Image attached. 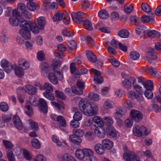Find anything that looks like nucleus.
I'll return each mask as SVG.
<instances>
[{
  "instance_id": "7c9ffc66",
  "label": "nucleus",
  "mask_w": 161,
  "mask_h": 161,
  "mask_svg": "<svg viewBox=\"0 0 161 161\" xmlns=\"http://www.w3.org/2000/svg\"><path fill=\"white\" fill-rule=\"evenodd\" d=\"M24 69H23L19 66H15L14 68L15 73L18 77H21L24 74Z\"/></svg>"
},
{
  "instance_id": "f03ea898",
  "label": "nucleus",
  "mask_w": 161,
  "mask_h": 161,
  "mask_svg": "<svg viewBox=\"0 0 161 161\" xmlns=\"http://www.w3.org/2000/svg\"><path fill=\"white\" fill-rule=\"evenodd\" d=\"M12 15L9 19L10 24L13 26H17L19 24L22 17L17 10L14 9L12 12Z\"/></svg>"
},
{
  "instance_id": "052dcab7",
  "label": "nucleus",
  "mask_w": 161,
  "mask_h": 161,
  "mask_svg": "<svg viewBox=\"0 0 161 161\" xmlns=\"http://www.w3.org/2000/svg\"><path fill=\"white\" fill-rule=\"evenodd\" d=\"M52 140L53 142L56 143L58 146H61L63 145V143L59 141L58 137L55 135L52 136Z\"/></svg>"
},
{
  "instance_id": "f704fd0d",
  "label": "nucleus",
  "mask_w": 161,
  "mask_h": 161,
  "mask_svg": "<svg viewBox=\"0 0 161 161\" xmlns=\"http://www.w3.org/2000/svg\"><path fill=\"white\" fill-rule=\"evenodd\" d=\"M82 24L85 29L89 31L92 30V23L89 20L87 19L83 21Z\"/></svg>"
},
{
  "instance_id": "ddd939ff",
  "label": "nucleus",
  "mask_w": 161,
  "mask_h": 161,
  "mask_svg": "<svg viewBox=\"0 0 161 161\" xmlns=\"http://www.w3.org/2000/svg\"><path fill=\"white\" fill-rule=\"evenodd\" d=\"M36 26L40 30H43L44 28L45 24V19L43 17H41L34 20Z\"/></svg>"
},
{
  "instance_id": "69168bd1",
  "label": "nucleus",
  "mask_w": 161,
  "mask_h": 161,
  "mask_svg": "<svg viewBox=\"0 0 161 161\" xmlns=\"http://www.w3.org/2000/svg\"><path fill=\"white\" fill-rule=\"evenodd\" d=\"M144 95L145 97L147 99H151L153 96V93L152 92V90H146L144 92Z\"/></svg>"
},
{
  "instance_id": "58836bf2",
  "label": "nucleus",
  "mask_w": 161,
  "mask_h": 161,
  "mask_svg": "<svg viewBox=\"0 0 161 161\" xmlns=\"http://www.w3.org/2000/svg\"><path fill=\"white\" fill-rule=\"evenodd\" d=\"M130 57L131 59L136 60L138 59L140 57L139 53L136 51L131 52L130 54Z\"/></svg>"
},
{
  "instance_id": "dca6fc26",
  "label": "nucleus",
  "mask_w": 161,
  "mask_h": 161,
  "mask_svg": "<svg viewBox=\"0 0 161 161\" xmlns=\"http://www.w3.org/2000/svg\"><path fill=\"white\" fill-rule=\"evenodd\" d=\"M21 21L20 22L19 25L22 29L30 30L32 26V23L30 21L25 20L24 18L22 17Z\"/></svg>"
},
{
  "instance_id": "2eb2a0df",
  "label": "nucleus",
  "mask_w": 161,
  "mask_h": 161,
  "mask_svg": "<svg viewBox=\"0 0 161 161\" xmlns=\"http://www.w3.org/2000/svg\"><path fill=\"white\" fill-rule=\"evenodd\" d=\"M94 132L96 136L100 138H103L105 136V131L103 126L96 127Z\"/></svg>"
},
{
  "instance_id": "5fc2aeb1",
  "label": "nucleus",
  "mask_w": 161,
  "mask_h": 161,
  "mask_svg": "<svg viewBox=\"0 0 161 161\" xmlns=\"http://www.w3.org/2000/svg\"><path fill=\"white\" fill-rule=\"evenodd\" d=\"M108 60L115 67H118L120 65L119 62L114 58H109L108 59Z\"/></svg>"
},
{
  "instance_id": "f8f14e48",
  "label": "nucleus",
  "mask_w": 161,
  "mask_h": 161,
  "mask_svg": "<svg viewBox=\"0 0 161 161\" xmlns=\"http://www.w3.org/2000/svg\"><path fill=\"white\" fill-rule=\"evenodd\" d=\"M39 110L41 112L45 114L47 111V105L46 101L43 98H40L38 101Z\"/></svg>"
},
{
  "instance_id": "c9c22d12",
  "label": "nucleus",
  "mask_w": 161,
  "mask_h": 161,
  "mask_svg": "<svg viewBox=\"0 0 161 161\" xmlns=\"http://www.w3.org/2000/svg\"><path fill=\"white\" fill-rule=\"evenodd\" d=\"M104 122L108 126L112 125L114 123V120L110 116H106L103 118Z\"/></svg>"
},
{
  "instance_id": "e2e57ef3",
  "label": "nucleus",
  "mask_w": 161,
  "mask_h": 161,
  "mask_svg": "<svg viewBox=\"0 0 161 161\" xmlns=\"http://www.w3.org/2000/svg\"><path fill=\"white\" fill-rule=\"evenodd\" d=\"M56 96L61 99L64 100L66 98V96L64 93L58 90H56L55 91Z\"/></svg>"
},
{
  "instance_id": "9d476101",
  "label": "nucleus",
  "mask_w": 161,
  "mask_h": 161,
  "mask_svg": "<svg viewBox=\"0 0 161 161\" xmlns=\"http://www.w3.org/2000/svg\"><path fill=\"white\" fill-rule=\"evenodd\" d=\"M106 132L107 135L109 137L114 138L115 139L118 138L119 135L114 128L112 126H108L106 129Z\"/></svg>"
},
{
  "instance_id": "49530a36",
  "label": "nucleus",
  "mask_w": 161,
  "mask_h": 161,
  "mask_svg": "<svg viewBox=\"0 0 161 161\" xmlns=\"http://www.w3.org/2000/svg\"><path fill=\"white\" fill-rule=\"evenodd\" d=\"M63 21L66 25H68L70 22V18L69 14L66 12H64Z\"/></svg>"
},
{
  "instance_id": "4c0bfd02",
  "label": "nucleus",
  "mask_w": 161,
  "mask_h": 161,
  "mask_svg": "<svg viewBox=\"0 0 161 161\" xmlns=\"http://www.w3.org/2000/svg\"><path fill=\"white\" fill-rule=\"evenodd\" d=\"M146 27L142 25H137L135 28V31L136 33L138 35L141 34L142 32L145 31Z\"/></svg>"
},
{
  "instance_id": "ea45409f",
  "label": "nucleus",
  "mask_w": 161,
  "mask_h": 161,
  "mask_svg": "<svg viewBox=\"0 0 161 161\" xmlns=\"http://www.w3.org/2000/svg\"><path fill=\"white\" fill-rule=\"evenodd\" d=\"M72 131L73 133L72 135H74L75 136H77L79 137H82L84 135V131L80 129H73Z\"/></svg>"
},
{
  "instance_id": "393cba45",
  "label": "nucleus",
  "mask_w": 161,
  "mask_h": 161,
  "mask_svg": "<svg viewBox=\"0 0 161 161\" xmlns=\"http://www.w3.org/2000/svg\"><path fill=\"white\" fill-rule=\"evenodd\" d=\"M86 56L87 58L92 63H95L97 60V58L95 55L91 51L87 50L86 51Z\"/></svg>"
},
{
  "instance_id": "a878e982",
  "label": "nucleus",
  "mask_w": 161,
  "mask_h": 161,
  "mask_svg": "<svg viewBox=\"0 0 161 161\" xmlns=\"http://www.w3.org/2000/svg\"><path fill=\"white\" fill-rule=\"evenodd\" d=\"M154 14L152 13L151 15L149 16L144 15L141 19V20L142 23H148L149 22H153L154 21Z\"/></svg>"
},
{
  "instance_id": "1a4fd4ad",
  "label": "nucleus",
  "mask_w": 161,
  "mask_h": 161,
  "mask_svg": "<svg viewBox=\"0 0 161 161\" xmlns=\"http://www.w3.org/2000/svg\"><path fill=\"white\" fill-rule=\"evenodd\" d=\"M1 65L3 69L7 73H10L14 69L13 65L5 59L1 60Z\"/></svg>"
},
{
  "instance_id": "774afa93",
  "label": "nucleus",
  "mask_w": 161,
  "mask_h": 161,
  "mask_svg": "<svg viewBox=\"0 0 161 161\" xmlns=\"http://www.w3.org/2000/svg\"><path fill=\"white\" fill-rule=\"evenodd\" d=\"M73 118L75 120L80 121L82 118V114L79 112H76L74 114Z\"/></svg>"
},
{
  "instance_id": "8fccbe9b",
  "label": "nucleus",
  "mask_w": 161,
  "mask_h": 161,
  "mask_svg": "<svg viewBox=\"0 0 161 161\" xmlns=\"http://www.w3.org/2000/svg\"><path fill=\"white\" fill-rule=\"evenodd\" d=\"M43 90H47L49 92L53 91V87L51 84L48 82L45 83L43 86Z\"/></svg>"
},
{
  "instance_id": "c03bdc74",
  "label": "nucleus",
  "mask_w": 161,
  "mask_h": 161,
  "mask_svg": "<svg viewBox=\"0 0 161 161\" xmlns=\"http://www.w3.org/2000/svg\"><path fill=\"white\" fill-rule=\"evenodd\" d=\"M143 85L146 90H152L153 89V84L150 80H148L143 83Z\"/></svg>"
},
{
  "instance_id": "473e14b6",
  "label": "nucleus",
  "mask_w": 161,
  "mask_h": 161,
  "mask_svg": "<svg viewBox=\"0 0 161 161\" xmlns=\"http://www.w3.org/2000/svg\"><path fill=\"white\" fill-rule=\"evenodd\" d=\"M61 64V62L56 59H54L53 60L52 66L54 72L55 71L58 70L57 69L60 65Z\"/></svg>"
},
{
  "instance_id": "de8ad7c7",
  "label": "nucleus",
  "mask_w": 161,
  "mask_h": 161,
  "mask_svg": "<svg viewBox=\"0 0 161 161\" xmlns=\"http://www.w3.org/2000/svg\"><path fill=\"white\" fill-rule=\"evenodd\" d=\"M67 46L70 50H72L76 48L77 44L74 40H71L68 42Z\"/></svg>"
},
{
  "instance_id": "c756f323",
  "label": "nucleus",
  "mask_w": 161,
  "mask_h": 161,
  "mask_svg": "<svg viewBox=\"0 0 161 161\" xmlns=\"http://www.w3.org/2000/svg\"><path fill=\"white\" fill-rule=\"evenodd\" d=\"M64 12L60 11L57 12L54 15L53 20L54 22H57L63 19L64 16Z\"/></svg>"
},
{
  "instance_id": "09e8293b",
  "label": "nucleus",
  "mask_w": 161,
  "mask_h": 161,
  "mask_svg": "<svg viewBox=\"0 0 161 161\" xmlns=\"http://www.w3.org/2000/svg\"><path fill=\"white\" fill-rule=\"evenodd\" d=\"M133 9V6L131 4H127L124 6V11L127 14L131 13Z\"/></svg>"
},
{
  "instance_id": "6e6d98bb",
  "label": "nucleus",
  "mask_w": 161,
  "mask_h": 161,
  "mask_svg": "<svg viewBox=\"0 0 161 161\" xmlns=\"http://www.w3.org/2000/svg\"><path fill=\"white\" fill-rule=\"evenodd\" d=\"M85 136L86 139L88 141H92L94 139L93 133L90 131H87Z\"/></svg>"
},
{
  "instance_id": "bb28decb",
  "label": "nucleus",
  "mask_w": 161,
  "mask_h": 161,
  "mask_svg": "<svg viewBox=\"0 0 161 161\" xmlns=\"http://www.w3.org/2000/svg\"><path fill=\"white\" fill-rule=\"evenodd\" d=\"M19 33L25 39L27 40L30 37L31 35L30 33V30L21 29L19 30Z\"/></svg>"
},
{
  "instance_id": "4d7b16f0",
  "label": "nucleus",
  "mask_w": 161,
  "mask_h": 161,
  "mask_svg": "<svg viewBox=\"0 0 161 161\" xmlns=\"http://www.w3.org/2000/svg\"><path fill=\"white\" fill-rule=\"evenodd\" d=\"M142 8L144 12L147 13H150L151 11V9L147 4L142 3Z\"/></svg>"
},
{
  "instance_id": "338daca9",
  "label": "nucleus",
  "mask_w": 161,
  "mask_h": 161,
  "mask_svg": "<svg viewBox=\"0 0 161 161\" xmlns=\"http://www.w3.org/2000/svg\"><path fill=\"white\" fill-rule=\"evenodd\" d=\"M62 34L65 36L71 37L74 35V34L71 31H68L67 29H65L62 31Z\"/></svg>"
},
{
  "instance_id": "c85d7f7f",
  "label": "nucleus",
  "mask_w": 161,
  "mask_h": 161,
  "mask_svg": "<svg viewBox=\"0 0 161 161\" xmlns=\"http://www.w3.org/2000/svg\"><path fill=\"white\" fill-rule=\"evenodd\" d=\"M48 78L49 81L54 85H57L58 83V80L55 75L53 73H50L48 75Z\"/></svg>"
},
{
  "instance_id": "9b49d317",
  "label": "nucleus",
  "mask_w": 161,
  "mask_h": 161,
  "mask_svg": "<svg viewBox=\"0 0 161 161\" xmlns=\"http://www.w3.org/2000/svg\"><path fill=\"white\" fill-rule=\"evenodd\" d=\"M83 13L81 11H79L76 13L72 12L71 15L73 20L75 22L80 24L83 20L82 15Z\"/></svg>"
},
{
  "instance_id": "f257e3e1",
  "label": "nucleus",
  "mask_w": 161,
  "mask_h": 161,
  "mask_svg": "<svg viewBox=\"0 0 161 161\" xmlns=\"http://www.w3.org/2000/svg\"><path fill=\"white\" fill-rule=\"evenodd\" d=\"M79 107L80 110L85 115L91 116L96 115L98 111L97 106L91 104L86 100H82L79 103Z\"/></svg>"
},
{
  "instance_id": "20e7f679",
  "label": "nucleus",
  "mask_w": 161,
  "mask_h": 161,
  "mask_svg": "<svg viewBox=\"0 0 161 161\" xmlns=\"http://www.w3.org/2000/svg\"><path fill=\"white\" fill-rule=\"evenodd\" d=\"M133 131L134 134L137 136H141L143 133L145 135H147L149 133L147 132L146 128L145 126L139 127L136 124L134 125Z\"/></svg>"
},
{
  "instance_id": "864d4df0",
  "label": "nucleus",
  "mask_w": 161,
  "mask_h": 161,
  "mask_svg": "<svg viewBox=\"0 0 161 161\" xmlns=\"http://www.w3.org/2000/svg\"><path fill=\"white\" fill-rule=\"evenodd\" d=\"M23 154L24 158L27 160L31 161L32 156L29 152L27 150L23 149Z\"/></svg>"
},
{
  "instance_id": "13d9d810",
  "label": "nucleus",
  "mask_w": 161,
  "mask_h": 161,
  "mask_svg": "<svg viewBox=\"0 0 161 161\" xmlns=\"http://www.w3.org/2000/svg\"><path fill=\"white\" fill-rule=\"evenodd\" d=\"M119 17V14L117 12L114 11L112 12L110 14V18L113 21H116L118 20Z\"/></svg>"
},
{
  "instance_id": "680f3d73",
  "label": "nucleus",
  "mask_w": 161,
  "mask_h": 161,
  "mask_svg": "<svg viewBox=\"0 0 161 161\" xmlns=\"http://www.w3.org/2000/svg\"><path fill=\"white\" fill-rule=\"evenodd\" d=\"M92 151L91 155H88L86 157V161H98L97 158L94 156V152L91 150Z\"/></svg>"
},
{
  "instance_id": "a18cd8bd",
  "label": "nucleus",
  "mask_w": 161,
  "mask_h": 161,
  "mask_svg": "<svg viewBox=\"0 0 161 161\" xmlns=\"http://www.w3.org/2000/svg\"><path fill=\"white\" fill-rule=\"evenodd\" d=\"M8 104L5 102H2L0 103V109L3 112H6L8 109Z\"/></svg>"
},
{
  "instance_id": "f3484780",
  "label": "nucleus",
  "mask_w": 161,
  "mask_h": 161,
  "mask_svg": "<svg viewBox=\"0 0 161 161\" xmlns=\"http://www.w3.org/2000/svg\"><path fill=\"white\" fill-rule=\"evenodd\" d=\"M125 113V111L124 108L121 107H118L117 108L114 113L115 119H118L121 122V120L119 119V118L124 115Z\"/></svg>"
},
{
  "instance_id": "7ed1b4c3",
  "label": "nucleus",
  "mask_w": 161,
  "mask_h": 161,
  "mask_svg": "<svg viewBox=\"0 0 161 161\" xmlns=\"http://www.w3.org/2000/svg\"><path fill=\"white\" fill-rule=\"evenodd\" d=\"M91 149L87 148H84L82 149H77L75 152V154L76 157L78 159L82 160L88 156L91 155L92 154Z\"/></svg>"
},
{
  "instance_id": "6ab92c4d",
  "label": "nucleus",
  "mask_w": 161,
  "mask_h": 161,
  "mask_svg": "<svg viewBox=\"0 0 161 161\" xmlns=\"http://www.w3.org/2000/svg\"><path fill=\"white\" fill-rule=\"evenodd\" d=\"M41 73L44 75L47 74L49 71L50 68L49 65L45 62L41 63L40 66Z\"/></svg>"
},
{
  "instance_id": "4468645a",
  "label": "nucleus",
  "mask_w": 161,
  "mask_h": 161,
  "mask_svg": "<svg viewBox=\"0 0 161 161\" xmlns=\"http://www.w3.org/2000/svg\"><path fill=\"white\" fill-rule=\"evenodd\" d=\"M18 66L24 70L28 69L30 66L29 62L24 58H20L18 62Z\"/></svg>"
},
{
  "instance_id": "0e129e2a",
  "label": "nucleus",
  "mask_w": 161,
  "mask_h": 161,
  "mask_svg": "<svg viewBox=\"0 0 161 161\" xmlns=\"http://www.w3.org/2000/svg\"><path fill=\"white\" fill-rule=\"evenodd\" d=\"M7 156L9 161H15V158L12 151L10 150L8 151Z\"/></svg>"
},
{
  "instance_id": "0eeeda50",
  "label": "nucleus",
  "mask_w": 161,
  "mask_h": 161,
  "mask_svg": "<svg viewBox=\"0 0 161 161\" xmlns=\"http://www.w3.org/2000/svg\"><path fill=\"white\" fill-rule=\"evenodd\" d=\"M51 118L54 120L57 121L59 125L60 129L63 130H64V128L66 126V123L65 119L62 116H57L54 115H51Z\"/></svg>"
},
{
  "instance_id": "3c124183",
  "label": "nucleus",
  "mask_w": 161,
  "mask_h": 161,
  "mask_svg": "<svg viewBox=\"0 0 161 161\" xmlns=\"http://www.w3.org/2000/svg\"><path fill=\"white\" fill-rule=\"evenodd\" d=\"M122 84L125 88L129 90L131 87V83L128 79H125L122 82Z\"/></svg>"
},
{
  "instance_id": "603ef678",
  "label": "nucleus",
  "mask_w": 161,
  "mask_h": 161,
  "mask_svg": "<svg viewBox=\"0 0 161 161\" xmlns=\"http://www.w3.org/2000/svg\"><path fill=\"white\" fill-rule=\"evenodd\" d=\"M50 92L47 91L44 92L43 93V96L45 97L48 100L51 101H53L55 99L54 97Z\"/></svg>"
},
{
  "instance_id": "aec40b11",
  "label": "nucleus",
  "mask_w": 161,
  "mask_h": 161,
  "mask_svg": "<svg viewBox=\"0 0 161 161\" xmlns=\"http://www.w3.org/2000/svg\"><path fill=\"white\" fill-rule=\"evenodd\" d=\"M144 33H147L150 38H159L161 36L159 32L154 30L150 31L147 30L144 31Z\"/></svg>"
},
{
  "instance_id": "2f4dec72",
  "label": "nucleus",
  "mask_w": 161,
  "mask_h": 161,
  "mask_svg": "<svg viewBox=\"0 0 161 161\" xmlns=\"http://www.w3.org/2000/svg\"><path fill=\"white\" fill-rule=\"evenodd\" d=\"M134 89L136 92L137 93H143V91H142V88L136 82V80L134 79L133 80L132 83Z\"/></svg>"
},
{
  "instance_id": "79ce46f5",
  "label": "nucleus",
  "mask_w": 161,
  "mask_h": 161,
  "mask_svg": "<svg viewBox=\"0 0 161 161\" xmlns=\"http://www.w3.org/2000/svg\"><path fill=\"white\" fill-rule=\"evenodd\" d=\"M32 146L36 149H39L41 147V144L39 140L36 138H33L31 140Z\"/></svg>"
},
{
  "instance_id": "423d86ee",
  "label": "nucleus",
  "mask_w": 161,
  "mask_h": 161,
  "mask_svg": "<svg viewBox=\"0 0 161 161\" xmlns=\"http://www.w3.org/2000/svg\"><path fill=\"white\" fill-rule=\"evenodd\" d=\"M123 150L124 153L123 155V158L124 161H132V158L134 156L135 153L128 149L125 146H123Z\"/></svg>"
},
{
  "instance_id": "e433bc0d",
  "label": "nucleus",
  "mask_w": 161,
  "mask_h": 161,
  "mask_svg": "<svg viewBox=\"0 0 161 161\" xmlns=\"http://www.w3.org/2000/svg\"><path fill=\"white\" fill-rule=\"evenodd\" d=\"M27 8L31 11H34L37 7V4L34 2H28L26 4Z\"/></svg>"
},
{
  "instance_id": "5701e85b",
  "label": "nucleus",
  "mask_w": 161,
  "mask_h": 161,
  "mask_svg": "<svg viewBox=\"0 0 161 161\" xmlns=\"http://www.w3.org/2000/svg\"><path fill=\"white\" fill-rule=\"evenodd\" d=\"M13 121L15 126L19 130H21L23 128V125L20 119L17 115H15L13 118Z\"/></svg>"
},
{
  "instance_id": "72a5a7b5",
  "label": "nucleus",
  "mask_w": 161,
  "mask_h": 161,
  "mask_svg": "<svg viewBox=\"0 0 161 161\" xmlns=\"http://www.w3.org/2000/svg\"><path fill=\"white\" fill-rule=\"evenodd\" d=\"M98 16L103 19H107L109 16V14L107 11L105 9H102L99 12Z\"/></svg>"
},
{
  "instance_id": "4be33fe9",
  "label": "nucleus",
  "mask_w": 161,
  "mask_h": 161,
  "mask_svg": "<svg viewBox=\"0 0 161 161\" xmlns=\"http://www.w3.org/2000/svg\"><path fill=\"white\" fill-rule=\"evenodd\" d=\"M102 143L104 148L108 150L111 149L113 146V142L111 140L107 139L103 140L102 141Z\"/></svg>"
},
{
  "instance_id": "bf43d9fd",
  "label": "nucleus",
  "mask_w": 161,
  "mask_h": 161,
  "mask_svg": "<svg viewBox=\"0 0 161 161\" xmlns=\"http://www.w3.org/2000/svg\"><path fill=\"white\" fill-rule=\"evenodd\" d=\"M88 97L90 99L94 101H97L99 99V96L97 94L90 93Z\"/></svg>"
},
{
  "instance_id": "6e6552de",
  "label": "nucleus",
  "mask_w": 161,
  "mask_h": 161,
  "mask_svg": "<svg viewBox=\"0 0 161 161\" xmlns=\"http://www.w3.org/2000/svg\"><path fill=\"white\" fill-rule=\"evenodd\" d=\"M130 115L132 119L136 122L140 121L143 118L142 113L139 111L135 109L131 110Z\"/></svg>"
},
{
  "instance_id": "37998d69",
  "label": "nucleus",
  "mask_w": 161,
  "mask_h": 161,
  "mask_svg": "<svg viewBox=\"0 0 161 161\" xmlns=\"http://www.w3.org/2000/svg\"><path fill=\"white\" fill-rule=\"evenodd\" d=\"M118 35L122 38H126L129 36V33L127 30H123L119 31L118 32Z\"/></svg>"
},
{
  "instance_id": "39448f33",
  "label": "nucleus",
  "mask_w": 161,
  "mask_h": 161,
  "mask_svg": "<svg viewBox=\"0 0 161 161\" xmlns=\"http://www.w3.org/2000/svg\"><path fill=\"white\" fill-rule=\"evenodd\" d=\"M146 55L144 59L150 64L153 63L157 58V56L155 54L154 50L153 48L149 49L146 52Z\"/></svg>"
},
{
  "instance_id": "a211bd4d",
  "label": "nucleus",
  "mask_w": 161,
  "mask_h": 161,
  "mask_svg": "<svg viewBox=\"0 0 161 161\" xmlns=\"http://www.w3.org/2000/svg\"><path fill=\"white\" fill-rule=\"evenodd\" d=\"M94 149L96 153L99 155H103L104 153L105 148L102 143H97L96 144Z\"/></svg>"
},
{
  "instance_id": "cd10ccee",
  "label": "nucleus",
  "mask_w": 161,
  "mask_h": 161,
  "mask_svg": "<svg viewBox=\"0 0 161 161\" xmlns=\"http://www.w3.org/2000/svg\"><path fill=\"white\" fill-rule=\"evenodd\" d=\"M92 120L94 123L98 125V127L103 126L104 125L103 119L99 116H95L93 117Z\"/></svg>"
},
{
  "instance_id": "a19ab883",
  "label": "nucleus",
  "mask_w": 161,
  "mask_h": 161,
  "mask_svg": "<svg viewBox=\"0 0 161 161\" xmlns=\"http://www.w3.org/2000/svg\"><path fill=\"white\" fill-rule=\"evenodd\" d=\"M29 121L32 130H39V126L36 122L31 119L29 120Z\"/></svg>"
},
{
  "instance_id": "b1692460",
  "label": "nucleus",
  "mask_w": 161,
  "mask_h": 161,
  "mask_svg": "<svg viewBox=\"0 0 161 161\" xmlns=\"http://www.w3.org/2000/svg\"><path fill=\"white\" fill-rule=\"evenodd\" d=\"M25 90L26 92L31 95H34L36 92V88L30 85L26 86Z\"/></svg>"
},
{
  "instance_id": "412c9836",
  "label": "nucleus",
  "mask_w": 161,
  "mask_h": 161,
  "mask_svg": "<svg viewBox=\"0 0 161 161\" xmlns=\"http://www.w3.org/2000/svg\"><path fill=\"white\" fill-rule=\"evenodd\" d=\"M70 140L74 144L77 145L80 144L82 142V140L80 137L71 134L69 136Z\"/></svg>"
}]
</instances>
